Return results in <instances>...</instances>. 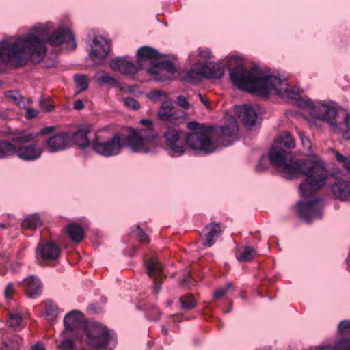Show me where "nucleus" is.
<instances>
[{
	"instance_id": "obj_59",
	"label": "nucleus",
	"mask_w": 350,
	"mask_h": 350,
	"mask_svg": "<svg viewBox=\"0 0 350 350\" xmlns=\"http://www.w3.org/2000/svg\"><path fill=\"white\" fill-rule=\"evenodd\" d=\"M73 107L76 110H81L84 107L83 103L81 100H77L75 102Z\"/></svg>"
},
{
	"instance_id": "obj_8",
	"label": "nucleus",
	"mask_w": 350,
	"mask_h": 350,
	"mask_svg": "<svg viewBox=\"0 0 350 350\" xmlns=\"http://www.w3.org/2000/svg\"><path fill=\"white\" fill-rule=\"evenodd\" d=\"M163 137L167 147L173 152L182 154L185 152L186 135L175 129L168 127L163 133Z\"/></svg>"
},
{
	"instance_id": "obj_28",
	"label": "nucleus",
	"mask_w": 350,
	"mask_h": 350,
	"mask_svg": "<svg viewBox=\"0 0 350 350\" xmlns=\"http://www.w3.org/2000/svg\"><path fill=\"white\" fill-rule=\"evenodd\" d=\"M12 141L20 144H25L33 141L38 135H34L25 131L12 133Z\"/></svg>"
},
{
	"instance_id": "obj_14",
	"label": "nucleus",
	"mask_w": 350,
	"mask_h": 350,
	"mask_svg": "<svg viewBox=\"0 0 350 350\" xmlns=\"http://www.w3.org/2000/svg\"><path fill=\"white\" fill-rule=\"evenodd\" d=\"M176 72V68L170 61L158 62L152 66L147 68V72L155 76L157 81H163L169 79V77H165V74H173Z\"/></svg>"
},
{
	"instance_id": "obj_15",
	"label": "nucleus",
	"mask_w": 350,
	"mask_h": 350,
	"mask_svg": "<svg viewBox=\"0 0 350 350\" xmlns=\"http://www.w3.org/2000/svg\"><path fill=\"white\" fill-rule=\"evenodd\" d=\"M148 276L154 279V288L157 293L161 289V280L165 275L163 273V266L161 262L150 259L145 262Z\"/></svg>"
},
{
	"instance_id": "obj_57",
	"label": "nucleus",
	"mask_w": 350,
	"mask_h": 350,
	"mask_svg": "<svg viewBox=\"0 0 350 350\" xmlns=\"http://www.w3.org/2000/svg\"><path fill=\"white\" fill-rule=\"evenodd\" d=\"M16 103L18 105L19 107L27 109V104L29 103V100H28V99L25 98V97H23L22 96L21 99H19Z\"/></svg>"
},
{
	"instance_id": "obj_42",
	"label": "nucleus",
	"mask_w": 350,
	"mask_h": 350,
	"mask_svg": "<svg viewBox=\"0 0 350 350\" xmlns=\"http://www.w3.org/2000/svg\"><path fill=\"white\" fill-rule=\"evenodd\" d=\"M232 287V284L230 282H228L226 286L221 287L216 290L214 293L213 296L215 299H220L223 297L227 292Z\"/></svg>"
},
{
	"instance_id": "obj_37",
	"label": "nucleus",
	"mask_w": 350,
	"mask_h": 350,
	"mask_svg": "<svg viewBox=\"0 0 350 350\" xmlns=\"http://www.w3.org/2000/svg\"><path fill=\"white\" fill-rule=\"evenodd\" d=\"M180 301L183 308L191 310L196 306V302L192 295H187L180 297Z\"/></svg>"
},
{
	"instance_id": "obj_20",
	"label": "nucleus",
	"mask_w": 350,
	"mask_h": 350,
	"mask_svg": "<svg viewBox=\"0 0 350 350\" xmlns=\"http://www.w3.org/2000/svg\"><path fill=\"white\" fill-rule=\"evenodd\" d=\"M109 51V45L105 38L100 36L94 38L90 51V56L92 58L104 59L107 57Z\"/></svg>"
},
{
	"instance_id": "obj_50",
	"label": "nucleus",
	"mask_w": 350,
	"mask_h": 350,
	"mask_svg": "<svg viewBox=\"0 0 350 350\" xmlns=\"http://www.w3.org/2000/svg\"><path fill=\"white\" fill-rule=\"evenodd\" d=\"M177 100L178 105L183 108L188 109L190 107V105L185 96L182 95L178 96L177 97Z\"/></svg>"
},
{
	"instance_id": "obj_30",
	"label": "nucleus",
	"mask_w": 350,
	"mask_h": 350,
	"mask_svg": "<svg viewBox=\"0 0 350 350\" xmlns=\"http://www.w3.org/2000/svg\"><path fill=\"white\" fill-rule=\"evenodd\" d=\"M141 123H142V124L146 126L147 128L144 129L137 130V131H147V134H148V135L152 134L154 135L152 139L150 142H148L146 145V148L147 149V151L144 152L146 153V152H148L150 151L151 145L154 143V140L157 137V134L152 129V122L150 120H146V119H142L141 120ZM134 130L136 131V129H134Z\"/></svg>"
},
{
	"instance_id": "obj_1",
	"label": "nucleus",
	"mask_w": 350,
	"mask_h": 350,
	"mask_svg": "<svg viewBox=\"0 0 350 350\" xmlns=\"http://www.w3.org/2000/svg\"><path fill=\"white\" fill-rule=\"evenodd\" d=\"M47 41L55 46L64 42H72L75 46L73 34L69 29L59 27L49 36L46 28L40 25L15 40L0 42V60L17 67L25 64L28 59L40 63L46 55Z\"/></svg>"
},
{
	"instance_id": "obj_6",
	"label": "nucleus",
	"mask_w": 350,
	"mask_h": 350,
	"mask_svg": "<svg viewBox=\"0 0 350 350\" xmlns=\"http://www.w3.org/2000/svg\"><path fill=\"white\" fill-rule=\"evenodd\" d=\"M295 146L294 139L288 131L282 133L274 142L269 152L271 163L275 167L285 170V165L293 161L288 150Z\"/></svg>"
},
{
	"instance_id": "obj_9",
	"label": "nucleus",
	"mask_w": 350,
	"mask_h": 350,
	"mask_svg": "<svg viewBox=\"0 0 350 350\" xmlns=\"http://www.w3.org/2000/svg\"><path fill=\"white\" fill-rule=\"evenodd\" d=\"M297 208L299 217L306 222H310L322 216V204L317 198L307 202H298Z\"/></svg>"
},
{
	"instance_id": "obj_49",
	"label": "nucleus",
	"mask_w": 350,
	"mask_h": 350,
	"mask_svg": "<svg viewBox=\"0 0 350 350\" xmlns=\"http://www.w3.org/2000/svg\"><path fill=\"white\" fill-rule=\"evenodd\" d=\"M136 235L140 242H148V237L139 226L137 228Z\"/></svg>"
},
{
	"instance_id": "obj_29",
	"label": "nucleus",
	"mask_w": 350,
	"mask_h": 350,
	"mask_svg": "<svg viewBox=\"0 0 350 350\" xmlns=\"http://www.w3.org/2000/svg\"><path fill=\"white\" fill-rule=\"evenodd\" d=\"M256 252L252 246H245L237 254V258L239 262H248L254 258Z\"/></svg>"
},
{
	"instance_id": "obj_36",
	"label": "nucleus",
	"mask_w": 350,
	"mask_h": 350,
	"mask_svg": "<svg viewBox=\"0 0 350 350\" xmlns=\"http://www.w3.org/2000/svg\"><path fill=\"white\" fill-rule=\"evenodd\" d=\"M63 336V340L59 345V348L60 350H73L74 349V338H77L73 335H70L69 336L66 335Z\"/></svg>"
},
{
	"instance_id": "obj_16",
	"label": "nucleus",
	"mask_w": 350,
	"mask_h": 350,
	"mask_svg": "<svg viewBox=\"0 0 350 350\" xmlns=\"http://www.w3.org/2000/svg\"><path fill=\"white\" fill-rule=\"evenodd\" d=\"M42 153V148L34 143L16 147L15 154L18 159L25 161H35L41 157Z\"/></svg>"
},
{
	"instance_id": "obj_38",
	"label": "nucleus",
	"mask_w": 350,
	"mask_h": 350,
	"mask_svg": "<svg viewBox=\"0 0 350 350\" xmlns=\"http://www.w3.org/2000/svg\"><path fill=\"white\" fill-rule=\"evenodd\" d=\"M22 321L21 315L16 312H12L8 315V323L9 326L15 329L18 327Z\"/></svg>"
},
{
	"instance_id": "obj_56",
	"label": "nucleus",
	"mask_w": 350,
	"mask_h": 350,
	"mask_svg": "<svg viewBox=\"0 0 350 350\" xmlns=\"http://www.w3.org/2000/svg\"><path fill=\"white\" fill-rule=\"evenodd\" d=\"M160 96H165V92L161 90H155L152 91L149 94V97L151 99H157Z\"/></svg>"
},
{
	"instance_id": "obj_19",
	"label": "nucleus",
	"mask_w": 350,
	"mask_h": 350,
	"mask_svg": "<svg viewBox=\"0 0 350 350\" xmlns=\"http://www.w3.org/2000/svg\"><path fill=\"white\" fill-rule=\"evenodd\" d=\"M236 113L246 128L251 129L256 124L257 113L252 107L246 105L237 106Z\"/></svg>"
},
{
	"instance_id": "obj_44",
	"label": "nucleus",
	"mask_w": 350,
	"mask_h": 350,
	"mask_svg": "<svg viewBox=\"0 0 350 350\" xmlns=\"http://www.w3.org/2000/svg\"><path fill=\"white\" fill-rule=\"evenodd\" d=\"M124 104L129 109L137 110L139 109L140 105L139 103L133 98L127 97L123 100Z\"/></svg>"
},
{
	"instance_id": "obj_5",
	"label": "nucleus",
	"mask_w": 350,
	"mask_h": 350,
	"mask_svg": "<svg viewBox=\"0 0 350 350\" xmlns=\"http://www.w3.org/2000/svg\"><path fill=\"white\" fill-rule=\"evenodd\" d=\"M64 330L62 335H73L79 337V333L84 332L88 345L100 347L107 343L108 330L98 323H83V316L79 310H72L64 319Z\"/></svg>"
},
{
	"instance_id": "obj_7",
	"label": "nucleus",
	"mask_w": 350,
	"mask_h": 350,
	"mask_svg": "<svg viewBox=\"0 0 350 350\" xmlns=\"http://www.w3.org/2000/svg\"><path fill=\"white\" fill-rule=\"evenodd\" d=\"M212 132H192L186 135L185 145L195 150H201L206 153L213 152L216 146L208 134Z\"/></svg>"
},
{
	"instance_id": "obj_25",
	"label": "nucleus",
	"mask_w": 350,
	"mask_h": 350,
	"mask_svg": "<svg viewBox=\"0 0 350 350\" xmlns=\"http://www.w3.org/2000/svg\"><path fill=\"white\" fill-rule=\"evenodd\" d=\"M183 112L177 113L174 111L172 103L169 101L163 102L158 112L159 119L164 121H174L182 116Z\"/></svg>"
},
{
	"instance_id": "obj_32",
	"label": "nucleus",
	"mask_w": 350,
	"mask_h": 350,
	"mask_svg": "<svg viewBox=\"0 0 350 350\" xmlns=\"http://www.w3.org/2000/svg\"><path fill=\"white\" fill-rule=\"evenodd\" d=\"M42 224V221L36 214L30 215L26 218L22 223V226L25 228L33 230Z\"/></svg>"
},
{
	"instance_id": "obj_45",
	"label": "nucleus",
	"mask_w": 350,
	"mask_h": 350,
	"mask_svg": "<svg viewBox=\"0 0 350 350\" xmlns=\"http://www.w3.org/2000/svg\"><path fill=\"white\" fill-rule=\"evenodd\" d=\"M337 350H350V340L342 339L336 342Z\"/></svg>"
},
{
	"instance_id": "obj_27",
	"label": "nucleus",
	"mask_w": 350,
	"mask_h": 350,
	"mask_svg": "<svg viewBox=\"0 0 350 350\" xmlns=\"http://www.w3.org/2000/svg\"><path fill=\"white\" fill-rule=\"evenodd\" d=\"M16 146L9 141L0 140V159L15 154Z\"/></svg>"
},
{
	"instance_id": "obj_64",
	"label": "nucleus",
	"mask_w": 350,
	"mask_h": 350,
	"mask_svg": "<svg viewBox=\"0 0 350 350\" xmlns=\"http://www.w3.org/2000/svg\"><path fill=\"white\" fill-rule=\"evenodd\" d=\"M201 101L206 105L207 106L208 105V101L202 96V94H198Z\"/></svg>"
},
{
	"instance_id": "obj_23",
	"label": "nucleus",
	"mask_w": 350,
	"mask_h": 350,
	"mask_svg": "<svg viewBox=\"0 0 350 350\" xmlns=\"http://www.w3.org/2000/svg\"><path fill=\"white\" fill-rule=\"evenodd\" d=\"M204 234L203 237V245L206 247H211L222 232L221 227L219 223L212 222L206 225L203 230Z\"/></svg>"
},
{
	"instance_id": "obj_54",
	"label": "nucleus",
	"mask_w": 350,
	"mask_h": 350,
	"mask_svg": "<svg viewBox=\"0 0 350 350\" xmlns=\"http://www.w3.org/2000/svg\"><path fill=\"white\" fill-rule=\"evenodd\" d=\"M44 96H41L40 98V99H39V103H40V107L45 111L50 112V111H53V109L54 108L53 105H44Z\"/></svg>"
},
{
	"instance_id": "obj_52",
	"label": "nucleus",
	"mask_w": 350,
	"mask_h": 350,
	"mask_svg": "<svg viewBox=\"0 0 350 350\" xmlns=\"http://www.w3.org/2000/svg\"><path fill=\"white\" fill-rule=\"evenodd\" d=\"M267 157H262L258 163V165L256 167V170L257 172H262L267 168L266 163H267Z\"/></svg>"
},
{
	"instance_id": "obj_43",
	"label": "nucleus",
	"mask_w": 350,
	"mask_h": 350,
	"mask_svg": "<svg viewBox=\"0 0 350 350\" xmlns=\"http://www.w3.org/2000/svg\"><path fill=\"white\" fill-rule=\"evenodd\" d=\"M98 80L103 83L109 84L114 87L118 85V81L115 78L105 73L98 78Z\"/></svg>"
},
{
	"instance_id": "obj_2",
	"label": "nucleus",
	"mask_w": 350,
	"mask_h": 350,
	"mask_svg": "<svg viewBox=\"0 0 350 350\" xmlns=\"http://www.w3.org/2000/svg\"><path fill=\"white\" fill-rule=\"evenodd\" d=\"M230 77L234 85L249 92L267 95L273 90L282 98L298 100L301 97L299 92L288 88L286 81L272 75H265L256 66L248 70L243 64H238L234 68H230Z\"/></svg>"
},
{
	"instance_id": "obj_26",
	"label": "nucleus",
	"mask_w": 350,
	"mask_h": 350,
	"mask_svg": "<svg viewBox=\"0 0 350 350\" xmlns=\"http://www.w3.org/2000/svg\"><path fill=\"white\" fill-rule=\"evenodd\" d=\"M67 233L72 241L76 243H80L84 236L83 229L77 224L68 225L67 227Z\"/></svg>"
},
{
	"instance_id": "obj_11",
	"label": "nucleus",
	"mask_w": 350,
	"mask_h": 350,
	"mask_svg": "<svg viewBox=\"0 0 350 350\" xmlns=\"http://www.w3.org/2000/svg\"><path fill=\"white\" fill-rule=\"evenodd\" d=\"M59 254V247L51 242L39 245L36 250V259L41 265L57 260Z\"/></svg>"
},
{
	"instance_id": "obj_13",
	"label": "nucleus",
	"mask_w": 350,
	"mask_h": 350,
	"mask_svg": "<svg viewBox=\"0 0 350 350\" xmlns=\"http://www.w3.org/2000/svg\"><path fill=\"white\" fill-rule=\"evenodd\" d=\"M159 57L158 51L150 46H142L137 51V63L140 66V70L152 66Z\"/></svg>"
},
{
	"instance_id": "obj_22",
	"label": "nucleus",
	"mask_w": 350,
	"mask_h": 350,
	"mask_svg": "<svg viewBox=\"0 0 350 350\" xmlns=\"http://www.w3.org/2000/svg\"><path fill=\"white\" fill-rule=\"evenodd\" d=\"M25 289L26 295L31 298L34 299L39 296L42 292V282L40 279L34 275L27 277L22 284Z\"/></svg>"
},
{
	"instance_id": "obj_61",
	"label": "nucleus",
	"mask_w": 350,
	"mask_h": 350,
	"mask_svg": "<svg viewBox=\"0 0 350 350\" xmlns=\"http://www.w3.org/2000/svg\"><path fill=\"white\" fill-rule=\"evenodd\" d=\"M344 124H345L346 127H349L350 126V114L346 113L345 118H344Z\"/></svg>"
},
{
	"instance_id": "obj_3",
	"label": "nucleus",
	"mask_w": 350,
	"mask_h": 350,
	"mask_svg": "<svg viewBox=\"0 0 350 350\" xmlns=\"http://www.w3.org/2000/svg\"><path fill=\"white\" fill-rule=\"evenodd\" d=\"M304 175L306 178L299 185V190L303 197H311L323 187L327 181L328 172L325 163L321 159H308L295 160L285 165L283 176L291 179Z\"/></svg>"
},
{
	"instance_id": "obj_17",
	"label": "nucleus",
	"mask_w": 350,
	"mask_h": 350,
	"mask_svg": "<svg viewBox=\"0 0 350 350\" xmlns=\"http://www.w3.org/2000/svg\"><path fill=\"white\" fill-rule=\"evenodd\" d=\"M70 135L66 132H60L51 137L46 146L50 152H56L68 148L70 146Z\"/></svg>"
},
{
	"instance_id": "obj_41",
	"label": "nucleus",
	"mask_w": 350,
	"mask_h": 350,
	"mask_svg": "<svg viewBox=\"0 0 350 350\" xmlns=\"http://www.w3.org/2000/svg\"><path fill=\"white\" fill-rule=\"evenodd\" d=\"M338 332L345 336H350V321H342L338 325Z\"/></svg>"
},
{
	"instance_id": "obj_47",
	"label": "nucleus",
	"mask_w": 350,
	"mask_h": 350,
	"mask_svg": "<svg viewBox=\"0 0 350 350\" xmlns=\"http://www.w3.org/2000/svg\"><path fill=\"white\" fill-rule=\"evenodd\" d=\"M15 289L12 284L9 283L4 291L5 297L7 299H10L12 297V295L14 293Z\"/></svg>"
},
{
	"instance_id": "obj_33",
	"label": "nucleus",
	"mask_w": 350,
	"mask_h": 350,
	"mask_svg": "<svg viewBox=\"0 0 350 350\" xmlns=\"http://www.w3.org/2000/svg\"><path fill=\"white\" fill-rule=\"evenodd\" d=\"M74 81L77 89V93L85 91L88 88V79L84 75H75Z\"/></svg>"
},
{
	"instance_id": "obj_4",
	"label": "nucleus",
	"mask_w": 350,
	"mask_h": 350,
	"mask_svg": "<svg viewBox=\"0 0 350 350\" xmlns=\"http://www.w3.org/2000/svg\"><path fill=\"white\" fill-rule=\"evenodd\" d=\"M153 137L152 134H147L146 131L131 130L124 139H122L118 133L106 141L96 136L92 142V147L97 154L106 157L118 154L124 146H128L134 152H146V145Z\"/></svg>"
},
{
	"instance_id": "obj_12",
	"label": "nucleus",
	"mask_w": 350,
	"mask_h": 350,
	"mask_svg": "<svg viewBox=\"0 0 350 350\" xmlns=\"http://www.w3.org/2000/svg\"><path fill=\"white\" fill-rule=\"evenodd\" d=\"M109 66L113 70L126 76L135 75L140 70V66L137 62L129 61L124 57L113 59L109 63Z\"/></svg>"
},
{
	"instance_id": "obj_18",
	"label": "nucleus",
	"mask_w": 350,
	"mask_h": 350,
	"mask_svg": "<svg viewBox=\"0 0 350 350\" xmlns=\"http://www.w3.org/2000/svg\"><path fill=\"white\" fill-rule=\"evenodd\" d=\"M239 133L238 123L233 116H230L226 119V124L224 126H220L216 131V133L219 135L221 137L232 138V139H228L226 142H221L223 146L230 145L232 140L236 138Z\"/></svg>"
},
{
	"instance_id": "obj_24",
	"label": "nucleus",
	"mask_w": 350,
	"mask_h": 350,
	"mask_svg": "<svg viewBox=\"0 0 350 350\" xmlns=\"http://www.w3.org/2000/svg\"><path fill=\"white\" fill-rule=\"evenodd\" d=\"M92 127L90 125H85L79 128L72 135V139L81 148H85L90 144L88 135L91 133Z\"/></svg>"
},
{
	"instance_id": "obj_62",
	"label": "nucleus",
	"mask_w": 350,
	"mask_h": 350,
	"mask_svg": "<svg viewBox=\"0 0 350 350\" xmlns=\"http://www.w3.org/2000/svg\"><path fill=\"white\" fill-rule=\"evenodd\" d=\"M30 350H45V349L42 345L38 343L33 346Z\"/></svg>"
},
{
	"instance_id": "obj_39",
	"label": "nucleus",
	"mask_w": 350,
	"mask_h": 350,
	"mask_svg": "<svg viewBox=\"0 0 350 350\" xmlns=\"http://www.w3.org/2000/svg\"><path fill=\"white\" fill-rule=\"evenodd\" d=\"M184 79L187 82L197 83L200 81L202 78L192 67L191 69L186 73Z\"/></svg>"
},
{
	"instance_id": "obj_35",
	"label": "nucleus",
	"mask_w": 350,
	"mask_h": 350,
	"mask_svg": "<svg viewBox=\"0 0 350 350\" xmlns=\"http://www.w3.org/2000/svg\"><path fill=\"white\" fill-rule=\"evenodd\" d=\"M336 161L342 165L344 168L350 174V155L346 157L340 154L338 151L333 150Z\"/></svg>"
},
{
	"instance_id": "obj_21",
	"label": "nucleus",
	"mask_w": 350,
	"mask_h": 350,
	"mask_svg": "<svg viewBox=\"0 0 350 350\" xmlns=\"http://www.w3.org/2000/svg\"><path fill=\"white\" fill-rule=\"evenodd\" d=\"M334 196L340 200H350V180L338 179L332 185Z\"/></svg>"
},
{
	"instance_id": "obj_58",
	"label": "nucleus",
	"mask_w": 350,
	"mask_h": 350,
	"mask_svg": "<svg viewBox=\"0 0 350 350\" xmlns=\"http://www.w3.org/2000/svg\"><path fill=\"white\" fill-rule=\"evenodd\" d=\"M54 131L53 126H47L42 129L38 135L48 134Z\"/></svg>"
},
{
	"instance_id": "obj_55",
	"label": "nucleus",
	"mask_w": 350,
	"mask_h": 350,
	"mask_svg": "<svg viewBox=\"0 0 350 350\" xmlns=\"http://www.w3.org/2000/svg\"><path fill=\"white\" fill-rule=\"evenodd\" d=\"M22 338L19 336H14L11 342V346L18 349L20 344L22 342Z\"/></svg>"
},
{
	"instance_id": "obj_53",
	"label": "nucleus",
	"mask_w": 350,
	"mask_h": 350,
	"mask_svg": "<svg viewBox=\"0 0 350 350\" xmlns=\"http://www.w3.org/2000/svg\"><path fill=\"white\" fill-rule=\"evenodd\" d=\"M299 137H300V139H301V142H302L303 146H304L306 148H307V149H308V150H310V148H311V144H310V140H309L308 138H306V137H305V135H304V133H299Z\"/></svg>"
},
{
	"instance_id": "obj_51",
	"label": "nucleus",
	"mask_w": 350,
	"mask_h": 350,
	"mask_svg": "<svg viewBox=\"0 0 350 350\" xmlns=\"http://www.w3.org/2000/svg\"><path fill=\"white\" fill-rule=\"evenodd\" d=\"M38 111L33 108L27 107L25 117L28 119L33 118L37 116Z\"/></svg>"
},
{
	"instance_id": "obj_31",
	"label": "nucleus",
	"mask_w": 350,
	"mask_h": 350,
	"mask_svg": "<svg viewBox=\"0 0 350 350\" xmlns=\"http://www.w3.org/2000/svg\"><path fill=\"white\" fill-rule=\"evenodd\" d=\"M224 74V70L219 64L214 62L208 64V78L220 79Z\"/></svg>"
},
{
	"instance_id": "obj_34",
	"label": "nucleus",
	"mask_w": 350,
	"mask_h": 350,
	"mask_svg": "<svg viewBox=\"0 0 350 350\" xmlns=\"http://www.w3.org/2000/svg\"><path fill=\"white\" fill-rule=\"evenodd\" d=\"M187 127L193 132H213V127L206 124H200L196 122L191 121L187 123Z\"/></svg>"
},
{
	"instance_id": "obj_46",
	"label": "nucleus",
	"mask_w": 350,
	"mask_h": 350,
	"mask_svg": "<svg viewBox=\"0 0 350 350\" xmlns=\"http://www.w3.org/2000/svg\"><path fill=\"white\" fill-rule=\"evenodd\" d=\"M5 95L8 98H11L15 103H16L19 99H21V94L17 90H10L5 92Z\"/></svg>"
},
{
	"instance_id": "obj_10",
	"label": "nucleus",
	"mask_w": 350,
	"mask_h": 350,
	"mask_svg": "<svg viewBox=\"0 0 350 350\" xmlns=\"http://www.w3.org/2000/svg\"><path fill=\"white\" fill-rule=\"evenodd\" d=\"M311 106L310 113L315 118L321 120L328 122L335 131H340L338 126L333 121L337 116V110L335 107L321 104L314 105L310 102H307L304 107Z\"/></svg>"
},
{
	"instance_id": "obj_60",
	"label": "nucleus",
	"mask_w": 350,
	"mask_h": 350,
	"mask_svg": "<svg viewBox=\"0 0 350 350\" xmlns=\"http://www.w3.org/2000/svg\"><path fill=\"white\" fill-rule=\"evenodd\" d=\"M342 135L344 139L350 141V130H345L342 131Z\"/></svg>"
},
{
	"instance_id": "obj_63",
	"label": "nucleus",
	"mask_w": 350,
	"mask_h": 350,
	"mask_svg": "<svg viewBox=\"0 0 350 350\" xmlns=\"http://www.w3.org/2000/svg\"><path fill=\"white\" fill-rule=\"evenodd\" d=\"M317 350H337V347H330V346H326V347H319Z\"/></svg>"
},
{
	"instance_id": "obj_40",
	"label": "nucleus",
	"mask_w": 350,
	"mask_h": 350,
	"mask_svg": "<svg viewBox=\"0 0 350 350\" xmlns=\"http://www.w3.org/2000/svg\"><path fill=\"white\" fill-rule=\"evenodd\" d=\"M195 70L199 74L201 78H208V64L198 63L193 66Z\"/></svg>"
},
{
	"instance_id": "obj_48",
	"label": "nucleus",
	"mask_w": 350,
	"mask_h": 350,
	"mask_svg": "<svg viewBox=\"0 0 350 350\" xmlns=\"http://www.w3.org/2000/svg\"><path fill=\"white\" fill-rule=\"evenodd\" d=\"M198 55L202 58L210 59L212 57V53L208 49H198Z\"/></svg>"
}]
</instances>
